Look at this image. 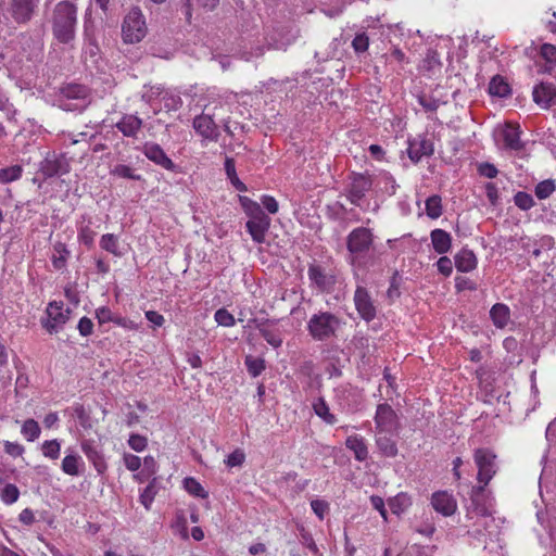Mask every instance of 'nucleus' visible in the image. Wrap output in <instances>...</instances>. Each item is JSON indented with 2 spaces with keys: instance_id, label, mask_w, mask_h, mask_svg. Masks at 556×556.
I'll use <instances>...</instances> for the list:
<instances>
[{
  "instance_id": "nucleus-1",
  "label": "nucleus",
  "mask_w": 556,
  "mask_h": 556,
  "mask_svg": "<svg viewBox=\"0 0 556 556\" xmlns=\"http://www.w3.org/2000/svg\"><path fill=\"white\" fill-rule=\"evenodd\" d=\"M372 245L374 235L369 228L357 227L353 229L346 237L348 262L358 269L380 266V253Z\"/></svg>"
},
{
  "instance_id": "nucleus-2",
  "label": "nucleus",
  "mask_w": 556,
  "mask_h": 556,
  "mask_svg": "<svg viewBox=\"0 0 556 556\" xmlns=\"http://www.w3.org/2000/svg\"><path fill=\"white\" fill-rule=\"evenodd\" d=\"M226 113H229L227 103L213 101L206 104L202 113L193 118V129L203 140L216 142L220 136L218 121H226Z\"/></svg>"
},
{
  "instance_id": "nucleus-3",
  "label": "nucleus",
  "mask_w": 556,
  "mask_h": 556,
  "mask_svg": "<svg viewBox=\"0 0 556 556\" xmlns=\"http://www.w3.org/2000/svg\"><path fill=\"white\" fill-rule=\"evenodd\" d=\"M91 90L89 87L77 83L63 84L59 88V108L68 112H83L91 103Z\"/></svg>"
},
{
  "instance_id": "nucleus-4",
  "label": "nucleus",
  "mask_w": 556,
  "mask_h": 556,
  "mask_svg": "<svg viewBox=\"0 0 556 556\" xmlns=\"http://www.w3.org/2000/svg\"><path fill=\"white\" fill-rule=\"evenodd\" d=\"M341 326V319L330 312H318L307 321V331L316 341H327L333 337Z\"/></svg>"
},
{
  "instance_id": "nucleus-5",
  "label": "nucleus",
  "mask_w": 556,
  "mask_h": 556,
  "mask_svg": "<svg viewBox=\"0 0 556 556\" xmlns=\"http://www.w3.org/2000/svg\"><path fill=\"white\" fill-rule=\"evenodd\" d=\"M77 9L67 0L59 2L52 15L53 35H74Z\"/></svg>"
},
{
  "instance_id": "nucleus-6",
  "label": "nucleus",
  "mask_w": 556,
  "mask_h": 556,
  "mask_svg": "<svg viewBox=\"0 0 556 556\" xmlns=\"http://www.w3.org/2000/svg\"><path fill=\"white\" fill-rule=\"evenodd\" d=\"M46 317L40 319V324L50 334L58 333L63 329L70 319L71 309L64 308L62 301H52L48 303L46 308Z\"/></svg>"
},
{
  "instance_id": "nucleus-7",
  "label": "nucleus",
  "mask_w": 556,
  "mask_h": 556,
  "mask_svg": "<svg viewBox=\"0 0 556 556\" xmlns=\"http://www.w3.org/2000/svg\"><path fill=\"white\" fill-rule=\"evenodd\" d=\"M496 455L489 448H477L473 453V460L478 468L477 480L479 483L488 485L492 478L495 476Z\"/></svg>"
},
{
  "instance_id": "nucleus-8",
  "label": "nucleus",
  "mask_w": 556,
  "mask_h": 556,
  "mask_svg": "<svg viewBox=\"0 0 556 556\" xmlns=\"http://www.w3.org/2000/svg\"><path fill=\"white\" fill-rule=\"evenodd\" d=\"M350 180L346 198L353 205L361 206L366 193L372 188L371 175L368 173H352Z\"/></svg>"
},
{
  "instance_id": "nucleus-9",
  "label": "nucleus",
  "mask_w": 556,
  "mask_h": 556,
  "mask_svg": "<svg viewBox=\"0 0 556 556\" xmlns=\"http://www.w3.org/2000/svg\"><path fill=\"white\" fill-rule=\"evenodd\" d=\"M334 400L340 408L348 414L358 410L363 402L361 391L350 384L336 388Z\"/></svg>"
},
{
  "instance_id": "nucleus-10",
  "label": "nucleus",
  "mask_w": 556,
  "mask_h": 556,
  "mask_svg": "<svg viewBox=\"0 0 556 556\" xmlns=\"http://www.w3.org/2000/svg\"><path fill=\"white\" fill-rule=\"evenodd\" d=\"M374 420L378 433H393L400 428L397 414L388 403L377 405Z\"/></svg>"
},
{
  "instance_id": "nucleus-11",
  "label": "nucleus",
  "mask_w": 556,
  "mask_h": 556,
  "mask_svg": "<svg viewBox=\"0 0 556 556\" xmlns=\"http://www.w3.org/2000/svg\"><path fill=\"white\" fill-rule=\"evenodd\" d=\"M484 484L472 486L470 492V504L467 507L468 515L485 517L491 515L492 501Z\"/></svg>"
},
{
  "instance_id": "nucleus-12",
  "label": "nucleus",
  "mask_w": 556,
  "mask_h": 556,
  "mask_svg": "<svg viewBox=\"0 0 556 556\" xmlns=\"http://www.w3.org/2000/svg\"><path fill=\"white\" fill-rule=\"evenodd\" d=\"M353 301L355 309L362 319L369 323L376 318L377 307L374 300L371 299L369 291L365 287H356Z\"/></svg>"
},
{
  "instance_id": "nucleus-13",
  "label": "nucleus",
  "mask_w": 556,
  "mask_h": 556,
  "mask_svg": "<svg viewBox=\"0 0 556 556\" xmlns=\"http://www.w3.org/2000/svg\"><path fill=\"white\" fill-rule=\"evenodd\" d=\"M147 30V20L141 8L132 5L124 16L122 24L123 35H146Z\"/></svg>"
},
{
  "instance_id": "nucleus-14",
  "label": "nucleus",
  "mask_w": 556,
  "mask_h": 556,
  "mask_svg": "<svg viewBox=\"0 0 556 556\" xmlns=\"http://www.w3.org/2000/svg\"><path fill=\"white\" fill-rule=\"evenodd\" d=\"M71 166L64 155H56L55 153L48 154L39 165V172L45 178L54 176H62L70 172Z\"/></svg>"
},
{
  "instance_id": "nucleus-15",
  "label": "nucleus",
  "mask_w": 556,
  "mask_h": 556,
  "mask_svg": "<svg viewBox=\"0 0 556 556\" xmlns=\"http://www.w3.org/2000/svg\"><path fill=\"white\" fill-rule=\"evenodd\" d=\"M307 276L312 285L321 292H330L336 285V277L315 262L309 264Z\"/></svg>"
},
{
  "instance_id": "nucleus-16",
  "label": "nucleus",
  "mask_w": 556,
  "mask_h": 556,
  "mask_svg": "<svg viewBox=\"0 0 556 556\" xmlns=\"http://www.w3.org/2000/svg\"><path fill=\"white\" fill-rule=\"evenodd\" d=\"M80 446L87 459L93 465L96 471L99 475H103L108 470V464L101 444L94 440L88 439L83 440Z\"/></svg>"
},
{
  "instance_id": "nucleus-17",
  "label": "nucleus",
  "mask_w": 556,
  "mask_h": 556,
  "mask_svg": "<svg viewBox=\"0 0 556 556\" xmlns=\"http://www.w3.org/2000/svg\"><path fill=\"white\" fill-rule=\"evenodd\" d=\"M270 217L266 213L249 218L245 223V228L254 242H265L266 233L270 227Z\"/></svg>"
},
{
  "instance_id": "nucleus-18",
  "label": "nucleus",
  "mask_w": 556,
  "mask_h": 556,
  "mask_svg": "<svg viewBox=\"0 0 556 556\" xmlns=\"http://www.w3.org/2000/svg\"><path fill=\"white\" fill-rule=\"evenodd\" d=\"M533 101L542 109L556 105V87L551 83H540L532 91Z\"/></svg>"
},
{
  "instance_id": "nucleus-19",
  "label": "nucleus",
  "mask_w": 556,
  "mask_h": 556,
  "mask_svg": "<svg viewBox=\"0 0 556 556\" xmlns=\"http://www.w3.org/2000/svg\"><path fill=\"white\" fill-rule=\"evenodd\" d=\"M431 505L437 513L443 516H452L457 509V502L447 491L434 492L431 496Z\"/></svg>"
},
{
  "instance_id": "nucleus-20",
  "label": "nucleus",
  "mask_w": 556,
  "mask_h": 556,
  "mask_svg": "<svg viewBox=\"0 0 556 556\" xmlns=\"http://www.w3.org/2000/svg\"><path fill=\"white\" fill-rule=\"evenodd\" d=\"M142 152L144 156L156 165L162 166L167 170H174L176 165L174 162L166 155L164 150L160 144L154 142H147L142 148Z\"/></svg>"
},
{
  "instance_id": "nucleus-21",
  "label": "nucleus",
  "mask_w": 556,
  "mask_h": 556,
  "mask_svg": "<svg viewBox=\"0 0 556 556\" xmlns=\"http://www.w3.org/2000/svg\"><path fill=\"white\" fill-rule=\"evenodd\" d=\"M36 0H12L11 15L18 24L27 23L34 13Z\"/></svg>"
},
{
  "instance_id": "nucleus-22",
  "label": "nucleus",
  "mask_w": 556,
  "mask_h": 556,
  "mask_svg": "<svg viewBox=\"0 0 556 556\" xmlns=\"http://www.w3.org/2000/svg\"><path fill=\"white\" fill-rule=\"evenodd\" d=\"M408 157L417 163L422 156H430L434 152L433 143L431 140L425 137H418L409 142Z\"/></svg>"
},
{
  "instance_id": "nucleus-23",
  "label": "nucleus",
  "mask_w": 556,
  "mask_h": 556,
  "mask_svg": "<svg viewBox=\"0 0 556 556\" xmlns=\"http://www.w3.org/2000/svg\"><path fill=\"white\" fill-rule=\"evenodd\" d=\"M115 126L124 136L134 138L142 127V119L136 115L126 114Z\"/></svg>"
},
{
  "instance_id": "nucleus-24",
  "label": "nucleus",
  "mask_w": 556,
  "mask_h": 556,
  "mask_svg": "<svg viewBox=\"0 0 556 556\" xmlns=\"http://www.w3.org/2000/svg\"><path fill=\"white\" fill-rule=\"evenodd\" d=\"M431 243L433 247V250L438 254H445L451 250L452 247V237L451 235L440 228L433 229L430 232Z\"/></svg>"
},
{
  "instance_id": "nucleus-25",
  "label": "nucleus",
  "mask_w": 556,
  "mask_h": 556,
  "mask_svg": "<svg viewBox=\"0 0 556 556\" xmlns=\"http://www.w3.org/2000/svg\"><path fill=\"white\" fill-rule=\"evenodd\" d=\"M455 266L458 271L469 273L477 267V257L473 251L469 249H462L454 257Z\"/></svg>"
},
{
  "instance_id": "nucleus-26",
  "label": "nucleus",
  "mask_w": 556,
  "mask_h": 556,
  "mask_svg": "<svg viewBox=\"0 0 556 556\" xmlns=\"http://www.w3.org/2000/svg\"><path fill=\"white\" fill-rule=\"evenodd\" d=\"M504 146L508 150L520 151L523 149V143L520 140L519 126L507 124L502 131Z\"/></svg>"
},
{
  "instance_id": "nucleus-27",
  "label": "nucleus",
  "mask_w": 556,
  "mask_h": 556,
  "mask_svg": "<svg viewBox=\"0 0 556 556\" xmlns=\"http://www.w3.org/2000/svg\"><path fill=\"white\" fill-rule=\"evenodd\" d=\"M345 446L354 453L356 460L365 462L368 458V448L363 437L357 434L348 437Z\"/></svg>"
},
{
  "instance_id": "nucleus-28",
  "label": "nucleus",
  "mask_w": 556,
  "mask_h": 556,
  "mask_svg": "<svg viewBox=\"0 0 556 556\" xmlns=\"http://www.w3.org/2000/svg\"><path fill=\"white\" fill-rule=\"evenodd\" d=\"M230 5L236 12L237 22L241 25L242 31H250L253 16L250 11L245 10L243 0H230Z\"/></svg>"
},
{
  "instance_id": "nucleus-29",
  "label": "nucleus",
  "mask_w": 556,
  "mask_h": 556,
  "mask_svg": "<svg viewBox=\"0 0 556 556\" xmlns=\"http://www.w3.org/2000/svg\"><path fill=\"white\" fill-rule=\"evenodd\" d=\"M313 410L325 424L334 425L338 419L334 414L330 412L329 405L324 397H317L312 403Z\"/></svg>"
},
{
  "instance_id": "nucleus-30",
  "label": "nucleus",
  "mask_w": 556,
  "mask_h": 556,
  "mask_svg": "<svg viewBox=\"0 0 556 556\" xmlns=\"http://www.w3.org/2000/svg\"><path fill=\"white\" fill-rule=\"evenodd\" d=\"M490 317L496 328H504L510 319L509 307L503 303H496L490 311Z\"/></svg>"
},
{
  "instance_id": "nucleus-31",
  "label": "nucleus",
  "mask_w": 556,
  "mask_h": 556,
  "mask_svg": "<svg viewBox=\"0 0 556 556\" xmlns=\"http://www.w3.org/2000/svg\"><path fill=\"white\" fill-rule=\"evenodd\" d=\"M376 445L384 457H395L399 453L396 442L383 433H378L376 437Z\"/></svg>"
},
{
  "instance_id": "nucleus-32",
  "label": "nucleus",
  "mask_w": 556,
  "mask_h": 556,
  "mask_svg": "<svg viewBox=\"0 0 556 556\" xmlns=\"http://www.w3.org/2000/svg\"><path fill=\"white\" fill-rule=\"evenodd\" d=\"M83 56L87 66H99V62L101 60V51L94 37H89L88 43L84 48Z\"/></svg>"
},
{
  "instance_id": "nucleus-33",
  "label": "nucleus",
  "mask_w": 556,
  "mask_h": 556,
  "mask_svg": "<svg viewBox=\"0 0 556 556\" xmlns=\"http://www.w3.org/2000/svg\"><path fill=\"white\" fill-rule=\"evenodd\" d=\"M84 465L79 455L71 453L63 458L61 468L64 473L76 477L80 475V467H84Z\"/></svg>"
},
{
  "instance_id": "nucleus-34",
  "label": "nucleus",
  "mask_w": 556,
  "mask_h": 556,
  "mask_svg": "<svg viewBox=\"0 0 556 556\" xmlns=\"http://www.w3.org/2000/svg\"><path fill=\"white\" fill-rule=\"evenodd\" d=\"M99 244L102 250L113 254L115 257H122L125 254L119 247L118 236L114 233L102 235Z\"/></svg>"
},
{
  "instance_id": "nucleus-35",
  "label": "nucleus",
  "mask_w": 556,
  "mask_h": 556,
  "mask_svg": "<svg viewBox=\"0 0 556 556\" xmlns=\"http://www.w3.org/2000/svg\"><path fill=\"white\" fill-rule=\"evenodd\" d=\"M540 54L546 62L542 68V72L551 74L553 68L556 66V46L551 43L542 45Z\"/></svg>"
},
{
  "instance_id": "nucleus-36",
  "label": "nucleus",
  "mask_w": 556,
  "mask_h": 556,
  "mask_svg": "<svg viewBox=\"0 0 556 556\" xmlns=\"http://www.w3.org/2000/svg\"><path fill=\"white\" fill-rule=\"evenodd\" d=\"M53 255H52V264L54 268L62 269L66 265L67 256L70 255V251L65 243L56 242L53 245Z\"/></svg>"
},
{
  "instance_id": "nucleus-37",
  "label": "nucleus",
  "mask_w": 556,
  "mask_h": 556,
  "mask_svg": "<svg viewBox=\"0 0 556 556\" xmlns=\"http://www.w3.org/2000/svg\"><path fill=\"white\" fill-rule=\"evenodd\" d=\"M225 172H226V175L229 178L231 185L235 187L236 190H238L240 192L248 191L247 186L237 176L233 159L226 157V160H225Z\"/></svg>"
},
{
  "instance_id": "nucleus-38",
  "label": "nucleus",
  "mask_w": 556,
  "mask_h": 556,
  "mask_svg": "<svg viewBox=\"0 0 556 556\" xmlns=\"http://www.w3.org/2000/svg\"><path fill=\"white\" fill-rule=\"evenodd\" d=\"M489 92L500 98L507 97L510 93V87L502 76H495L489 84Z\"/></svg>"
},
{
  "instance_id": "nucleus-39",
  "label": "nucleus",
  "mask_w": 556,
  "mask_h": 556,
  "mask_svg": "<svg viewBox=\"0 0 556 556\" xmlns=\"http://www.w3.org/2000/svg\"><path fill=\"white\" fill-rule=\"evenodd\" d=\"M412 505L410 497L406 493H400L389 501L393 514L401 515Z\"/></svg>"
},
{
  "instance_id": "nucleus-40",
  "label": "nucleus",
  "mask_w": 556,
  "mask_h": 556,
  "mask_svg": "<svg viewBox=\"0 0 556 556\" xmlns=\"http://www.w3.org/2000/svg\"><path fill=\"white\" fill-rule=\"evenodd\" d=\"M426 213L431 219H437L442 215V200L440 195L434 194L426 200Z\"/></svg>"
},
{
  "instance_id": "nucleus-41",
  "label": "nucleus",
  "mask_w": 556,
  "mask_h": 556,
  "mask_svg": "<svg viewBox=\"0 0 556 556\" xmlns=\"http://www.w3.org/2000/svg\"><path fill=\"white\" fill-rule=\"evenodd\" d=\"M23 167L21 165H12L0 169V184H10L22 177Z\"/></svg>"
},
{
  "instance_id": "nucleus-42",
  "label": "nucleus",
  "mask_w": 556,
  "mask_h": 556,
  "mask_svg": "<svg viewBox=\"0 0 556 556\" xmlns=\"http://www.w3.org/2000/svg\"><path fill=\"white\" fill-rule=\"evenodd\" d=\"M239 202L244 213L249 216V218H253L254 216L265 213L257 202L253 201L248 197L240 195Z\"/></svg>"
},
{
  "instance_id": "nucleus-43",
  "label": "nucleus",
  "mask_w": 556,
  "mask_h": 556,
  "mask_svg": "<svg viewBox=\"0 0 556 556\" xmlns=\"http://www.w3.org/2000/svg\"><path fill=\"white\" fill-rule=\"evenodd\" d=\"M21 432L28 441L33 442L39 438L41 430L38 422L29 418L24 421Z\"/></svg>"
},
{
  "instance_id": "nucleus-44",
  "label": "nucleus",
  "mask_w": 556,
  "mask_h": 556,
  "mask_svg": "<svg viewBox=\"0 0 556 556\" xmlns=\"http://www.w3.org/2000/svg\"><path fill=\"white\" fill-rule=\"evenodd\" d=\"M20 497V490L13 483H8L0 492L1 501L7 505L14 504Z\"/></svg>"
},
{
  "instance_id": "nucleus-45",
  "label": "nucleus",
  "mask_w": 556,
  "mask_h": 556,
  "mask_svg": "<svg viewBox=\"0 0 556 556\" xmlns=\"http://www.w3.org/2000/svg\"><path fill=\"white\" fill-rule=\"evenodd\" d=\"M244 364L249 374L252 377H257L265 369V361L260 357H253L251 355L245 357Z\"/></svg>"
},
{
  "instance_id": "nucleus-46",
  "label": "nucleus",
  "mask_w": 556,
  "mask_h": 556,
  "mask_svg": "<svg viewBox=\"0 0 556 556\" xmlns=\"http://www.w3.org/2000/svg\"><path fill=\"white\" fill-rule=\"evenodd\" d=\"M184 486L186 491L194 495L197 497L205 498L207 496V492L203 489V486L192 477L185 478Z\"/></svg>"
},
{
  "instance_id": "nucleus-47",
  "label": "nucleus",
  "mask_w": 556,
  "mask_h": 556,
  "mask_svg": "<svg viewBox=\"0 0 556 556\" xmlns=\"http://www.w3.org/2000/svg\"><path fill=\"white\" fill-rule=\"evenodd\" d=\"M155 479H153L146 488L144 490L142 491V493L140 494V503L147 508V509H150L151 507V504L153 503L154 501V497L157 493V489H156V484H155Z\"/></svg>"
},
{
  "instance_id": "nucleus-48",
  "label": "nucleus",
  "mask_w": 556,
  "mask_h": 556,
  "mask_svg": "<svg viewBox=\"0 0 556 556\" xmlns=\"http://www.w3.org/2000/svg\"><path fill=\"white\" fill-rule=\"evenodd\" d=\"M94 237L96 231L90 227V223L78 228V241L86 247L91 248L93 245Z\"/></svg>"
},
{
  "instance_id": "nucleus-49",
  "label": "nucleus",
  "mask_w": 556,
  "mask_h": 556,
  "mask_svg": "<svg viewBox=\"0 0 556 556\" xmlns=\"http://www.w3.org/2000/svg\"><path fill=\"white\" fill-rule=\"evenodd\" d=\"M111 175L131 180L141 179V176L135 174L134 169L130 166L124 164L115 165L114 168L111 169Z\"/></svg>"
},
{
  "instance_id": "nucleus-50",
  "label": "nucleus",
  "mask_w": 556,
  "mask_h": 556,
  "mask_svg": "<svg viewBox=\"0 0 556 556\" xmlns=\"http://www.w3.org/2000/svg\"><path fill=\"white\" fill-rule=\"evenodd\" d=\"M41 450H42L43 456H46L50 459H58L60 456L61 444L56 439L45 441L42 443Z\"/></svg>"
},
{
  "instance_id": "nucleus-51",
  "label": "nucleus",
  "mask_w": 556,
  "mask_h": 556,
  "mask_svg": "<svg viewBox=\"0 0 556 556\" xmlns=\"http://www.w3.org/2000/svg\"><path fill=\"white\" fill-rule=\"evenodd\" d=\"M514 202L515 205L522 211H528L534 205L532 195L523 191H519L515 194Z\"/></svg>"
},
{
  "instance_id": "nucleus-52",
  "label": "nucleus",
  "mask_w": 556,
  "mask_h": 556,
  "mask_svg": "<svg viewBox=\"0 0 556 556\" xmlns=\"http://www.w3.org/2000/svg\"><path fill=\"white\" fill-rule=\"evenodd\" d=\"M214 319L217 325L223 327H232L236 324V319L226 308H219L214 314Z\"/></svg>"
},
{
  "instance_id": "nucleus-53",
  "label": "nucleus",
  "mask_w": 556,
  "mask_h": 556,
  "mask_svg": "<svg viewBox=\"0 0 556 556\" xmlns=\"http://www.w3.org/2000/svg\"><path fill=\"white\" fill-rule=\"evenodd\" d=\"M555 190V184L553 180H543L535 187V195L540 199L548 198Z\"/></svg>"
},
{
  "instance_id": "nucleus-54",
  "label": "nucleus",
  "mask_w": 556,
  "mask_h": 556,
  "mask_svg": "<svg viewBox=\"0 0 556 556\" xmlns=\"http://www.w3.org/2000/svg\"><path fill=\"white\" fill-rule=\"evenodd\" d=\"M311 508L319 520H324L325 516L329 513V503L325 500H313L311 501Z\"/></svg>"
},
{
  "instance_id": "nucleus-55",
  "label": "nucleus",
  "mask_w": 556,
  "mask_h": 556,
  "mask_svg": "<svg viewBox=\"0 0 556 556\" xmlns=\"http://www.w3.org/2000/svg\"><path fill=\"white\" fill-rule=\"evenodd\" d=\"M261 336L274 348H279L282 344V338L278 331L265 328L262 329Z\"/></svg>"
},
{
  "instance_id": "nucleus-56",
  "label": "nucleus",
  "mask_w": 556,
  "mask_h": 556,
  "mask_svg": "<svg viewBox=\"0 0 556 556\" xmlns=\"http://www.w3.org/2000/svg\"><path fill=\"white\" fill-rule=\"evenodd\" d=\"M147 444V438L137 433L131 434L128 439V445L136 452H142Z\"/></svg>"
},
{
  "instance_id": "nucleus-57",
  "label": "nucleus",
  "mask_w": 556,
  "mask_h": 556,
  "mask_svg": "<svg viewBox=\"0 0 556 556\" xmlns=\"http://www.w3.org/2000/svg\"><path fill=\"white\" fill-rule=\"evenodd\" d=\"M478 173H479V175L486 177V178H495L498 174V170L494 164L489 163V162H483L478 165Z\"/></svg>"
},
{
  "instance_id": "nucleus-58",
  "label": "nucleus",
  "mask_w": 556,
  "mask_h": 556,
  "mask_svg": "<svg viewBox=\"0 0 556 556\" xmlns=\"http://www.w3.org/2000/svg\"><path fill=\"white\" fill-rule=\"evenodd\" d=\"M437 267L440 274L447 277L453 271V263L450 257L441 256L437 262Z\"/></svg>"
},
{
  "instance_id": "nucleus-59",
  "label": "nucleus",
  "mask_w": 556,
  "mask_h": 556,
  "mask_svg": "<svg viewBox=\"0 0 556 556\" xmlns=\"http://www.w3.org/2000/svg\"><path fill=\"white\" fill-rule=\"evenodd\" d=\"M24 451H25L24 446L17 442H10V441L4 442V452L12 457L22 456Z\"/></svg>"
},
{
  "instance_id": "nucleus-60",
  "label": "nucleus",
  "mask_w": 556,
  "mask_h": 556,
  "mask_svg": "<svg viewBox=\"0 0 556 556\" xmlns=\"http://www.w3.org/2000/svg\"><path fill=\"white\" fill-rule=\"evenodd\" d=\"M77 329L83 337H88L92 333L93 323L90 318L84 316L79 319Z\"/></svg>"
},
{
  "instance_id": "nucleus-61",
  "label": "nucleus",
  "mask_w": 556,
  "mask_h": 556,
  "mask_svg": "<svg viewBox=\"0 0 556 556\" xmlns=\"http://www.w3.org/2000/svg\"><path fill=\"white\" fill-rule=\"evenodd\" d=\"M245 459V455L241 450H236L228 455L226 464L228 467L241 466Z\"/></svg>"
},
{
  "instance_id": "nucleus-62",
  "label": "nucleus",
  "mask_w": 556,
  "mask_h": 556,
  "mask_svg": "<svg viewBox=\"0 0 556 556\" xmlns=\"http://www.w3.org/2000/svg\"><path fill=\"white\" fill-rule=\"evenodd\" d=\"M301 542L304 546H306L312 553L317 554L318 547L312 536V534L304 529L301 531Z\"/></svg>"
},
{
  "instance_id": "nucleus-63",
  "label": "nucleus",
  "mask_w": 556,
  "mask_h": 556,
  "mask_svg": "<svg viewBox=\"0 0 556 556\" xmlns=\"http://www.w3.org/2000/svg\"><path fill=\"white\" fill-rule=\"evenodd\" d=\"M124 464L128 470L136 471L141 466V459H140V457H138L134 454H125L124 455Z\"/></svg>"
},
{
  "instance_id": "nucleus-64",
  "label": "nucleus",
  "mask_w": 556,
  "mask_h": 556,
  "mask_svg": "<svg viewBox=\"0 0 556 556\" xmlns=\"http://www.w3.org/2000/svg\"><path fill=\"white\" fill-rule=\"evenodd\" d=\"M261 202L264 205V207L268 211V213H270V214H276L279 210L278 202L271 195H267V194L263 195L261 198Z\"/></svg>"
}]
</instances>
